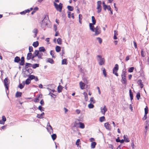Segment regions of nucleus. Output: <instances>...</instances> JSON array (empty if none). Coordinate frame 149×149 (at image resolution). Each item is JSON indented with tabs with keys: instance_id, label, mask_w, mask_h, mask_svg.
<instances>
[{
	"instance_id": "18",
	"label": "nucleus",
	"mask_w": 149,
	"mask_h": 149,
	"mask_svg": "<svg viewBox=\"0 0 149 149\" xmlns=\"http://www.w3.org/2000/svg\"><path fill=\"white\" fill-rule=\"evenodd\" d=\"M124 139L125 141L126 142H128L130 141L127 135H124Z\"/></svg>"
},
{
	"instance_id": "35",
	"label": "nucleus",
	"mask_w": 149,
	"mask_h": 149,
	"mask_svg": "<svg viewBox=\"0 0 149 149\" xmlns=\"http://www.w3.org/2000/svg\"><path fill=\"white\" fill-rule=\"evenodd\" d=\"M67 8L70 11H72L73 10V7L72 6H67Z\"/></svg>"
},
{
	"instance_id": "60",
	"label": "nucleus",
	"mask_w": 149,
	"mask_h": 149,
	"mask_svg": "<svg viewBox=\"0 0 149 149\" xmlns=\"http://www.w3.org/2000/svg\"><path fill=\"white\" fill-rule=\"evenodd\" d=\"M54 30L55 31H56L57 30V26L55 24H54Z\"/></svg>"
},
{
	"instance_id": "12",
	"label": "nucleus",
	"mask_w": 149,
	"mask_h": 149,
	"mask_svg": "<svg viewBox=\"0 0 149 149\" xmlns=\"http://www.w3.org/2000/svg\"><path fill=\"white\" fill-rule=\"evenodd\" d=\"M46 128L48 132L50 133V134H51L52 132H53V130L52 129V127L50 125H49V127H47Z\"/></svg>"
},
{
	"instance_id": "49",
	"label": "nucleus",
	"mask_w": 149,
	"mask_h": 149,
	"mask_svg": "<svg viewBox=\"0 0 149 149\" xmlns=\"http://www.w3.org/2000/svg\"><path fill=\"white\" fill-rule=\"evenodd\" d=\"M38 109L39 110H40L41 112L44 111V110L42 109V107L41 106H39Z\"/></svg>"
},
{
	"instance_id": "33",
	"label": "nucleus",
	"mask_w": 149,
	"mask_h": 149,
	"mask_svg": "<svg viewBox=\"0 0 149 149\" xmlns=\"http://www.w3.org/2000/svg\"><path fill=\"white\" fill-rule=\"evenodd\" d=\"M83 95L84 96L85 99V100L86 101H87L88 100V95H87V93L85 92H84L83 93Z\"/></svg>"
},
{
	"instance_id": "44",
	"label": "nucleus",
	"mask_w": 149,
	"mask_h": 149,
	"mask_svg": "<svg viewBox=\"0 0 149 149\" xmlns=\"http://www.w3.org/2000/svg\"><path fill=\"white\" fill-rule=\"evenodd\" d=\"M50 54L51 55L52 57L53 58H55V56H54V52L53 51L51 50L50 51Z\"/></svg>"
},
{
	"instance_id": "5",
	"label": "nucleus",
	"mask_w": 149,
	"mask_h": 149,
	"mask_svg": "<svg viewBox=\"0 0 149 149\" xmlns=\"http://www.w3.org/2000/svg\"><path fill=\"white\" fill-rule=\"evenodd\" d=\"M95 35H97L101 33V30L100 29V27L99 26H97L95 28Z\"/></svg>"
},
{
	"instance_id": "57",
	"label": "nucleus",
	"mask_w": 149,
	"mask_h": 149,
	"mask_svg": "<svg viewBox=\"0 0 149 149\" xmlns=\"http://www.w3.org/2000/svg\"><path fill=\"white\" fill-rule=\"evenodd\" d=\"M4 122H5L6 120V118L4 116H2V120Z\"/></svg>"
},
{
	"instance_id": "16",
	"label": "nucleus",
	"mask_w": 149,
	"mask_h": 149,
	"mask_svg": "<svg viewBox=\"0 0 149 149\" xmlns=\"http://www.w3.org/2000/svg\"><path fill=\"white\" fill-rule=\"evenodd\" d=\"M80 87L81 89H83L85 88V84L82 81H81L79 83Z\"/></svg>"
},
{
	"instance_id": "17",
	"label": "nucleus",
	"mask_w": 149,
	"mask_h": 149,
	"mask_svg": "<svg viewBox=\"0 0 149 149\" xmlns=\"http://www.w3.org/2000/svg\"><path fill=\"white\" fill-rule=\"evenodd\" d=\"M38 58L39 59H42V56H43V53L42 52L38 51Z\"/></svg>"
},
{
	"instance_id": "34",
	"label": "nucleus",
	"mask_w": 149,
	"mask_h": 149,
	"mask_svg": "<svg viewBox=\"0 0 149 149\" xmlns=\"http://www.w3.org/2000/svg\"><path fill=\"white\" fill-rule=\"evenodd\" d=\"M57 42L58 44L61 45V44L62 42V39L60 38H58L57 39Z\"/></svg>"
},
{
	"instance_id": "19",
	"label": "nucleus",
	"mask_w": 149,
	"mask_h": 149,
	"mask_svg": "<svg viewBox=\"0 0 149 149\" xmlns=\"http://www.w3.org/2000/svg\"><path fill=\"white\" fill-rule=\"evenodd\" d=\"M33 32L35 34L34 37H36L37 36V34L38 32V29H34L33 30Z\"/></svg>"
},
{
	"instance_id": "59",
	"label": "nucleus",
	"mask_w": 149,
	"mask_h": 149,
	"mask_svg": "<svg viewBox=\"0 0 149 149\" xmlns=\"http://www.w3.org/2000/svg\"><path fill=\"white\" fill-rule=\"evenodd\" d=\"M137 83H138V84L139 85L141 84H142V81L141 80L139 79L138 80Z\"/></svg>"
},
{
	"instance_id": "25",
	"label": "nucleus",
	"mask_w": 149,
	"mask_h": 149,
	"mask_svg": "<svg viewBox=\"0 0 149 149\" xmlns=\"http://www.w3.org/2000/svg\"><path fill=\"white\" fill-rule=\"evenodd\" d=\"M129 92L130 96V97L131 100H132L133 99V94L131 89H130L129 91Z\"/></svg>"
},
{
	"instance_id": "36",
	"label": "nucleus",
	"mask_w": 149,
	"mask_h": 149,
	"mask_svg": "<svg viewBox=\"0 0 149 149\" xmlns=\"http://www.w3.org/2000/svg\"><path fill=\"white\" fill-rule=\"evenodd\" d=\"M96 144V143L95 142H93L91 144V148H94L95 147V146Z\"/></svg>"
},
{
	"instance_id": "52",
	"label": "nucleus",
	"mask_w": 149,
	"mask_h": 149,
	"mask_svg": "<svg viewBox=\"0 0 149 149\" xmlns=\"http://www.w3.org/2000/svg\"><path fill=\"white\" fill-rule=\"evenodd\" d=\"M88 107L90 109L93 108L94 107V105L91 104H90L88 105Z\"/></svg>"
},
{
	"instance_id": "61",
	"label": "nucleus",
	"mask_w": 149,
	"mask_h": 149,
	"mask_svg": "<svg viewBox=\"0 0 149 149\" xmlns=\"http://www.w3.org/2000/svg\"><path fill=\"white\" fill-rule=\"evenodd\" d=\"M39 101V100L38 97H37L34 100V101L36 102H38Z\"/></svg>"
},
{
	"instance_id": "56",
	"label": "nucleus",
	"mask_w": 149,
	"mask_h": 149,
	"mask_svg": "<svg viewBox=\"0 0 149 149\" xmlns=\"http://www.w3.org/2000/svg\"><path fill=\"white\" fill-rule=\"evenodd\" d=\"M29 50L30 52L33 51V47L32 46H29Z\"/></svg>"
},
{
	"instance_id": "64",
	"label": "nucleus",
	"mask_w": 149,
	"mask_h": 149,
	"mask_svg": "<svg viewBox=\"0 0 149 149\" xmlns=\"http://www.w3.org/2000/svg\"><path fill=\"white\" fill-rule=\"evenodd\" d=\"M68 17L69 18L71 17V12H68Z\"/></svg>"
},
{
	"instance_id": "29",
	"label": "nucleus",
	"mask_w": 149,
	"mask_h": 149,
	"mask_svg": "<svg viewBox=\"0 0 149 149\" xmlns=\"http://www.w3.org/2000/svg\"><path fill=\"white\" fill-rule=\"evenodd\" d=\"M92 22H93V23H92V24L95 25V23L96 22V20H95L94 16H92Z\"/></svg>"
},
{
	"instance_id": "63",
	"label": "nucleus",
	"mask_w": 149,
	"mask_h": 149,
	"mask_svg": "<svg viewBox=\"0 0 149 149\" xmlns=\"http://www.w3.org/2000/svg\"><path fill=\"white\" fill-rule=\"evenodd\" d=\"M102 4H103V8H105V7H107V5L106 4H105V3H104V2H103Z\"/></svg>"
},
{
	"instance_id": "39",
	"label": "nucleus",
	"mask_w": 149,
	"mask_h": 149,
	"mask_svg": "<svg viewBox=\"0 0 149 149\" xmlns=\"http://www.w3.org/2000/svg\"><path fill=\"white\" fill-rule=\"evenodd\" d=\"M104 10H105L107 9L108 10H111V8L110 6H107V7H105V8H103Z\"/></svg>"
},
{
	"instance_id": "28",
	"label": "nucleus",
	"mask_w": 149,
	"mask_h": 149,
	"mask_svg": "<svg viewBox=\"0 0 149 149\" xmlns=\"http://www.w3.org/2000/svg\"><path fill=\"white\" fill-rule=\"evenodd\" d=\"M39 51L38 50H36L33 53V56H34V57H37L38 55Z\"/></svg>"
},
{
	"instance_id": "21",
	"label": "nucleus",
	"mask_w": 149,
	"mask_h": 149,
	"mask_svg": "<svg viewBox=\"0 0 149 149\" xmlns=\"http://www.w3.org/2000/svg\"><path fill=\"white\" fill-rule=\"evenodd\" d=\"M36 57H34V56H33L32 58V60L36 62H38L39 61L38 58H36Z\"/></svg>"
},
{
	"instance_id": "15",
	"label": "nucleus",
	"mask_w": 149,
	"mask_h": 149,
	"mask_svg": "<svg viewBox=\"0 0 149 149\" xmlns=\"http://www.w3.org/2000/svg\"><path fill=\"white\" fill-rule=\"evenodd\" d=\"M24 64V57H22L21 58V62H19V64L21 65H23Z\"/></svg>"
},
{
	"instance_id": "54",
	"label": "nucleus",
	"mask_w": 149,
	"mask_h": 149,
	"mask_svg": "<svg viewBox=\"0 0 149 149\" xmlns=\"http://www.w3.org/2000/svg\"><path fill=\"white\" fill-rule=\"evenodd\" d=\"M24 84L23 85L22 84H20L19 86V87L20 89H22L24 87Z\"/></svg>"
},
{
	"instance_id": "30",
	"label": "nucleus",
	"mask_w": 149,
	"mask_h": 149,
	"mask_svg": "<svg viewBox=\"0 0 149 149\" xmlns=\"http://www.w3.org/2000/svg\"><path fill=\"white\" fill-rule=\"evenodd\" d=\"M39 43L38 41L34 42L33 44V46L35 47H37Z\"/></svg>"
},
{
	"instance_id": "20",
	"label": "nucleus",
	"mask_w": 149,
	"mask_h": 149,
	"mask_svg": "<svg viewBox=\"0 0 149 149\" xmlns=\"http://www.w3.org/2000/svg\"><path fill=\"white\" fill-rule=\"evenodd\" d=\"M20 61V58L18 56H16L15 57L14 61L15 63H18Z\"/></svg>"
},
{
	"instance_id": "32",
	"label": "nucleus",
	"mask_w": 149,
	"mask_h": 149,
	"mask_svg": "<svg viewBox=\"0 0 149 149\" xmlns=\"http://www.w3.org/2000/svg\"><path fill=\"white\" fill-rule=\"evenodd\" d=\"M45 50V49L44 47H40L39 48V51L41 52H44Z\"/></svg>"
},
{
	"instance_id": "10",
	"label": "nucleus",
	"mask_w": 149,
	"mask_h": 149,
	"mask_svg": "<svg viewBox=\"0 0 149 149\" xmlns=\"http://www.w3.org/2000/svg\"><path fill=\"white\" fill-rule=\"evenodd\" d=\"M104 126L107 130H110L111 129V126L108 123H104Z\"/></svg>"
},
{
	"instance_id": "45",
	"label": "nucleus",
	"mask_w": 149,
	"mask_h": 149,
	"mask_svg": "<svg viewBox=\"0 0 149 149\" xmlns=\"http://www.w3.org/2000/svg\"><path fill=\"white\" fill-rule=\"evenodd\" d=\"M134 69V68L133 67H132L130 68L128 70V72H132L133 71Z\"/></svg>"
},
{
	"instance_id": "23",
	"label": "nucleus",
	"mask_w": 149,
	"mask_h": 149,
	"mask_svg": "<svg viewBox=\"0 0 149 149\" xmlns=\"http://www.w3.org/2000/svg\"><path fill=\"white\" fill-rule=\"evenodd\" d=\"M78 124L79 125V127L81 129H84L85 127V126L84 123L81 122H79Z\"/></svg>"
},
{
	"instance_id": "38",
	"label": "nucleus",
	"mask_w": 149,
	"mask_h": 149,
	"mask_svg": "<svg viewBox=\"0 0 149 149\" xmlns=\"http://www.w3.org/2000/svg\"><path fill=\"white\" fill-rule=\"evenodd\" d=\"M67 64V60L66 59H64L62 60V65H66Z\"/></svg>"
},
{
	"instance_id": "47",
	"label": "nucleus",
	"mask_w": 149,
	"mask_h": 149,
	"mask_svg": "<svg viewBox=\"0 0 149 149\" xmlns=\"http://www.w3.org/2000/svg\"><path fill=\"white\" fill-rule=\"evenodd\" d=\"M140 97V94L139 93H138L136 95V97L138 100L139 99V98Z\"/></svg>"
},
{
	"instance_id": "24",
	"label": "nucleus",
	"mask_w": 149,
	"mask_h": 149,
	"mask_svg": "<svg viewBox=\"0 0 149 149\" xmlns=\"http://www.w3.org/2000/svg\"><path fill=\"white\" fill-rule=\"evenodd\" d=\"M63 89V87L61 85H59L57 88L58 92V93H60L61 91Z\"/></svg>"
},
{
	"instance_id": "14",
	"label": "nucleus",
	"mask_w": 149,
	"mask_h": 149,
	"mask_svg": "<svg viewBox=\"0 0 149 149\" xmlns=\"http://www.w3.org/2000/svg\"><path fill=\"white\" fill-rule=\"evenodd\" d=\"M32 54L31 53H29L27 54L26 59L27 60H29L31 59H32L33 57Z\"/></svg>"
},
{
	"instance_id": "46",
	"label": "nucleus",
	"mask_w": 149,
	"mask_h": 149,
	"mask_svg": "<svg viewBox=\"0 0 149 149\" xmlns=\"http://www.w3.org/2000/svg\"><path fill=\"white\" fill-rule=\"evenodd\" d=\"M37 117L41 119L43 118V116L41 114H37Z\"/></svg>"
},
{
	"instance_id": "4",
	"label": "nucleus",
	"mask_w": 149,
	"mask_h": 149,
	"mask_svg": "<svg viewBox=\"0 0 149 149\" xmlns=\"http://www.w3.org/2000/svg\"><path fill=\"white\" fill-rule=\"evenodd\" d=\"M118 69V65L117 64H116L113 69V73L117 76H118V73H117Z\"/></svg>"
},
{
	"instance_id": "58",
	"label": "nucleus",
	"mask_w": 149,
	"mask_h": 149,
	"mask_svg": "<svg viewBox=\"0 0 149 149\" xmlns=\"http://www.w3.org/2000/svg\"><path fill=\"white\" fill-rule=\"evenodd\" d=\"M81 111L79 109H77L76 110V112L77 114H79L80 113Z\"/></svg>"
},
{
	"instance_id": "40",
	"label": "nucleus",
	"mask_w": 149,
	"mask_h": 149,
	"mask_svg": "<svg viewBox=\"0 0 149 149\" xmlns=\"http://www.w3.org/2000/svg\"><path fill=\"white\" fill-rule=\"evenodd\" d=\"M30 82L31 79H30L29 78L27 79L25 81V84L27 85L29 84Z\"/></svg>"
},
{
	"instance_id": "26",
	"label": "nucleus",
	"mask_w": 149,
	"mask_h": 149,
	"mask_svg": "<svg viewBox=\"0 0 149 149\" xmlns=\"http://www.w3.org/2000/svg\"><path fill=\"white\" fill-rule=\"evenodd\" d=\"M55 49L56 51L57 52H58L61 50V47L58 46H57L56 47Z\"/></svg>"
},
{
	"instance_id": "1",
	"label": "nucleus",
	"mask_w": 149,
	"mask_h": 149,
	"mask_svg": "<svg viewBox=\"0 0 149 149\" xmlns=\"http://www.w3.org/2000/svg\"><path fill=\"white\" fill-rule=\"evenodd\" d=\"M98 58L97 60L98 62V63L100 65H102L104 64V58H102V56L100 55H98L97 56Z\"/></svg>"
},
{
	"instance_id": "27",
	"label": "nucleus",
	"mask_w": 149,
	"mask_h": 149,
	"mask_svg": "<svg viewBox=\"0 0 149 149\" xmlns=\"http://www.w3.org/2000/svg\"><path fill=\"white\" fill-rule=\"evenodd\" d=\"M22 93L21 92H17L16 93V97H19L21 96Z\"/></svg>"
},
{
	"instance_id": "42",
	"label": "nucleus",
	"mask_w": 149,
	"mask_h": 149,
	"mask_svg": "<svg viewBox=\"0 0 149 149\" xmlns=\"http://www.w3.org/2000/svg\"><path fill=\"white\" fill-rule=\"evenodd\" d=\"M49 95H50L52 97L54 98L56 97V95L54 94L53 93H51L50 92L49 93Z\"/></svg>"
},
{
	"instance_id": "7",
	"label": "nucleus",
	"mask_w": 149,
	"mask_h": 149,
	"mask_svg": "<svg viewBox=\"0 0 149 149\" xmlns=\"http://www.w3.org/2000/svg\"><path fill=\"white\" fill-rule=\"evenodd\" d=\"M48 20L45 18L42 20L41 23V26L42 27L46 26L47 25Z\"/></svg>"
},
{
	"instance_id": "11",
	"label": "nucleus",
	"mask_w": 149,
	"mask_h": 149,
	"mask_svg": "<svg viewBox=\"0 0 149 149\" xmlns=\"http://www.w3.org/2000/svg\"><path fill=\"white\" fill-rule=\"evenodd\" d=\"M4 85L6 87V88L7 90L8 89V79L6 78L4 79Z\"/></svg>"
},
{
	"instance_id": "8",
	"label": "nucleus",
	"mask_w": 149,
	"mask_h": 149,
	"mask_svg": "<svg viewBox=\"0 0 149 149\" xmlns=\"http://www.w3.org/2000/svg\"><path fill=\"white\" fill-rule=\"evenodd\" d=\"M148 108L147 107H146L145 108V115L144 117L143 118V120H145L147 118V114L148 113Z\"/></svg>"
},
{
	"instance_id": "22",
	"label": "nucleus",
	"mask_w": 149,
	"mask_h": 149,
	"mask_svg": "<svg viewBox=\"0 0 149 149\" xmlns=\"http://www.w3.org/2000/svg\"><path fill=\"white\" fill-rule=\"evenodd\" d=\"M47 62L51 64H53L54 63L53 60L51 58H48L47 60Z\"/></svg>"
},
{
	"instance_id": "43",
	"label": "nucleus",
	"mask_w": 149,
	"mask_h": 149,
	"mask_svg": "<svg viewBox=\"0 0 149 149\" xmlns=\"http://www.w3.org/2000/svg\"><path fill=\"white\" fill-rule=\"evenodd\" d=\"M52 137L53 140H55L56 138V135L55 134H53L52 135Z\"/></svg>"
},
{
	"instance_id": "9",
	"label": "nucleus",
	"mask_w": 149,
	"mask_h": 149,
	"mask_svg": "<svg viewBox=\"0 0 149 149\" xmlns=\"http://www.w3.org/2000/svg\"><path fill=\"white\" fill-rule=\"evenodd\" d=\"M107 109L105 105H104L103 108H101V111L102 113L104 115L105 113L107 111Z\"/></svg>"
},
{
	"instance_id": "31",
	"label": "nucleus",
	"mask_w": 149,
	"mask_h": 149,
	"mask_svg": "<svg viewBox=\"0 0 149 149\" xmlns=\"http://www.w3.org/2000/svg\"><path fill=\"white\" fill-rule=\"evenodd\" d=\"M32 64L30 63H25V68H28V67H31Z\"/></svg>"
},
{
	"instance_id": "3",
	"label": "nucleus",
	"mask_w": 149,
	"mask_h": 149,
	"mask_svg": "<svg viewBox=\"0 0 149 149\" xmlns=\"http://www.w3.org/2000/svg\"><path fill=\"white\" fill-rule=\"evenodd\" d=\"M102 2L100 1H98L97 2V12L98 13H100L102 10V6H101Z\"/></svg>"
},
{
	"instance_id": "55",
	"label": "nucleus",
	"mask_w": 149,
	"mask_h": 149,
	"mask_svg": "<svg viewBox=\"0 0 149 149\" xmlns=\"http://www.w3.org/2000/svg\"><path fill=\"white\" fill-rule=\"evenodd\" d=\"M80 139H78L77 141H76V145L78 146L79 145V142H80Z\"/></svg>"
},
{
	"instance_id": "48",
	"label": "nucleus",
	"mask_w": 149,
	"mask_h": 149,
	"mask_svg": "<svg viewBox=\"0 0 149 149\" xmlns=\"http://www.w3.org/2000/svg\"><path fill=\"white\" fill-rule=\"evenodd\" d=\"M96 39L98 40L99 43L101 44L102 42V39L100 37H97Z\"/></svg>"
},
{
	"instance_id": "6",
	"label": "nucleus",
	"mask_w": 149,
	"mask_h": 149,
	"mask_svg": "<svg viewBox=\"0 0 149 149\" xmlns=\"http://www.w3.org/2000/svg\"><path fill=\"white\" fill-rule=\"evenodd\" d=\"M121 76L123 79L122 83L123 84H126V79L125 77V71H123Z\"/></svg>"
},
{
	"instance_id": "50",
	"label": "nucleus",
	"mask_w": 149,
	"mask_h": 149,
	"mask_svg": "<svg viewBox=\"0 0 149 149\" xmlns=\"http://www.w3.org/2000/svg\"><path fill=\"white\" fill-rule=\"evenodd\" d=\"M35 76L33 75H30L29 77V78L30 79H31V80L34 79L35 78Z\"/></svg>"
},
{
	"instance_id": "53",
	"label": "nucleus",
	"mask_w": 149,
	"mask_h": 149,
	"mask_svg": "<svg viewBox=\"0 0 149 149\" xmlns=\"http://www.w3.org/2000/svg\"><path fill=\"white\" fill-rule=\"evenodd\" d=\"M141 55L143 57H144L145 56V52H144L143 51V49L141 50Z\"/></svg>"
},
{
	"instance_id": "13",
	"label": "nucleus",
	"mask_w": 149,
	"mask_h": 149,
	"mask_svg": "<svg viewBox=\"0 0 149 149\" xmlns=\"http://www.w3.org/2000/svg\"><path fill=\"white\" fill-rule=\"evenodd\" d=\"M93 24L91 23H89V27L90 29L93 32L95 31V28Z\"/></svg>"
},
{
	"instance_id": "51",
	"label": "nucleus",
	"mask_w": 149,
	"mask_h": 149,
	"mask_svg": "<svg viewBox=\"0 0 149 149\" xmlns=\"http://www.w3.org/2000/svg\"><path fill=\"white\" fill-rule=\"evenodd\" d=\"M103 73L104 74V76L105 77H106L107 74L106 73V71L105 70L104 68L103 70Z\"/></svg>"
},
{
	"instance_id": "37",
	"label": "nucleus",
	"mask_w": 149,
	"mask_h": 149,
	"mask_svg": "<svg viewBox=\"0 0 149 149\" xmlns=\"http://www.w3.org/2000/svg\"><path fill=\"white\" fill-rule=\"evenodd\" d=\"M39 66V64H34L32 65V68H34L35 69L37 67H38Z\"/></svg>"
},
{
	"instance_id": "41",
	"label": "nucleus",
	"mask_w": 149,
	"mask_h": 149,
	"mask_svg": "<svg viewBox=\"0 0 149 149\" xmlns=\"http://www.w3.org/2000/svg\"><path fill=\"white\" fill-rule=\"evenodd\" d=\"M105 120V117L104 116L100 117V121L101 122H102Z\"/></svg>"
},
{
	"instance_id": "62",
	"label": "nucleus",
	"mask_w": 149,
	"mask_h": 149,
	"mask_svg": "<svg viewBox=\"0 0 149 149\" xmlns=\"http://www.w3.org/2000/svg\"><path fill=\"white\" fill-rule=\"evenodd\" d=\"M90 101L91 102H93V103H95L94 101V98L93 97H91L90 99Z\"/></svg>"
},
{
	"instance_id": "2",
	"label": "nucleus",
	"mask_w": 149,
	"mask_h": 149,
	"mask_svg": "<svg viewBox=\"0 0 149 149\" xmlns=\"http://www.w3.org/2000/svg\"><path fill=\"white\" fill-rule=\"evenodd\" d=\"M54 6L57 11H59L60 12H61L62 11V4L60 3L59 5H58L55 2H54Z\"/></svg>"
}]
</instances>
